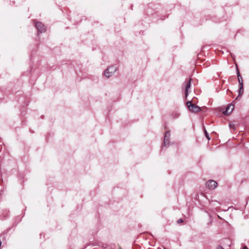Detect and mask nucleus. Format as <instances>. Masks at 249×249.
I'll return each mask as SVG.
<instances>
[{
    "instance_id": "15",
    "label": "nucleus",
    "mask_w": 249,
    "mask_h": 249,
    "mask_svg": "<svg viewBox=\"0 0 249 249\" xmlns=\"http://www.w3.org/2000/svg\"><path fill=\"white\" fill-rule=\"evenodd\" d=\"M243 249H248V248L246 246H245L243 247Z\"/></svg>"
},
{
    "instance_id": "1",
    "label": "nucleus",
    "mask_w": 249,
    "mask_h": 249,
    "mask_svg": "<svg viewBox=\"0 0 249 249\" xmlns=\"http://www.w3.org/2000/svg\"><path fill=\"white\" fill-rule=\"evenodd\" d=\"M196 103L197 102L194 98L192 100L186 102V106L189 111L194 113H197L201 110L200 107L196 105Z\"/></svg>"
},
{
    "instance_id": "13",
    "label": "nucleus",
    "mask_w": 249,
    "mask_h": 249,
    "mask_svg": "<svg viewBox=\"0 0 249 249\" xmlns=\"http://www.w3.org/2000/svg\"><path fill=\"white\" fill-rule=\"evenodd\" d=\"M178 223H182V222H183V220H182L181 219H179V220L178 221Z\"/></svg>"
},
{
    "instance_id": "19",
    "label": "nucleus",
    "mask_w": 249,
    "mask_h": 249,
    "mask_svg": "<svg viewBox=\"0 0 249 249\" xmlns=\"http://www.w3.org/2000/svg\"><path fill=\"white\" fill-rule=\"evenodd\" d=\"M164 249H166L165 248H164Z\"/></svg>"
},
{
    "instance_id": "10",
    "label": "nucleus",
    "mask_w": 249,
    "mask_h": 249,
    "mask_svg": "<svg viewBox=\"0 0 249 249\" xmlns=\"http://www.w3.org/2000/svg\"><path fill=\"white\" fill-rule=\"evenodd\" d=\"M229 126L231 128H232L233 129H235V125L232 123H230L229 124Z\"/></svg>"
},
{
    "instance_id": "14",
    "label": "nucleus",
    "mask_w": 249,
    "mask_h": 249,
    "mask_svg": "<svg viewBox=\"0 0 249 249\" xmlns=\"http://www.w3.org/2000/svg\"><path fill=\"white\" fill-rule=\"evenodd\" d=\"M216 249H224L223 248H222L221 247H218Z\"/></svg>"
},
{
    "instance_id": "8",
    "label": "nucleus",
    "mask_w": 249,
    "mask_h": 249,
    "mask_svg": "<svg viewBox=\"0 0 249 249\" xmlns=\"http://www.w3.org/2000/svg\"><path fill=\"white\" fill-rule=\"evenodd\" d=\"M169 139L164 138V143H163L164 145V146L168 145L169 144Z\"/></svg>"
},
{
    "instance_id": "12",
    "label": "nucleus",
    "mask_w": 249,
    "mask_h": 249,
    "mask_svg": "<svg viewBox=\"0 0 249 249\" xmlns=\"http://www.w3.org/2000/svg\"><path fill=\"white\" fill-rule=\"evenodd\" d=\"M205 136L207 137V138L209 140H210V138L209 136V134L208 133V132L206 131V130H205Z\"/></svg>"
},
{
    "instance_id": "7",
    "label": "nucleus",
    "mask_w": 249,
    "mask_h": 249,
    "mask_svg": "<svg viewBox=\"0 0 249 249\" xmlns=\"http://www.w3.org/2000/svg\"><path fill=\"white\" fill-rule=\"evenodd\" d=\"M237 76H238V80L239 83V87H243V81L242 78L240 74L239 70L237 68Z\"/></svg>"
},
{
    "instance_id": "16",
    "label": "nucleus",
    "mask_w": 249,
    "mask_h": 249,
    "mask_svg": "<svg viewBox=\"0 0 249 249\" xmlns=\"http://www.w3.org/2000/svg\"><path fill=\"white\" fill-rule=\"evenodd\" d=\"M239 96L238 95V96H237V97H236V99H238V98H239Z\"/></svg>"
},
{
    "instance_id": "6",
    "label": "nucleus",
    "mask_w": 249,
    "mask_h": 249,
    "mask_svg": "<svg viewBox=\"0 0 249 249\" xmlns=\"http://www.w3.org/2000/svg\"><path fill=\"white\" fill-rule=\"evenodd\" d=\"M233 105L231 104L226 107V111L224 112V114L226 115H229L233 111Z\"/></svg>"
},
{
    "instance_id": "17",
    "label": "nucleus",
    "mask_w": 249,
    "mask_h": 249,
    "mask_svg": "<svg viewBox=\"0 0 249 249\" xmlns=\"http://www.w3.org/2000/svg\"><path fill=\"white\" fill-rule=\"evenodd\" d=\"M239 96L238 95V96H237V97H236V99H238V98H239Z\"/></svg>"
},
{
    "instance_id": "5",
    "label": "nucleus",
    "mask_w": 249,
    "mask_h": 249,
    "mask_svg": "<svg viewBox=\"0 0 249 249\" xmlns=\"http://www.w3.org/2000/svg\"><path fill=\"white\" fill-rule=\"evenodd\" d=\"M36 26L39 32L43 33L46 30L45 27L41 22H37L36 24Z\"/></svg>"
},
{
    "instance_id": "18",
    "label": "nucleus",
    "mask_w": 249,
    "mask_h": 249,
    "mask_svg": "<svg viewBox=\"0 0 249 249\" xmlns=\"http://www.w3.org/2000/svg\"><path fill=\"white\" fill-rule=\"evenodd\" d=\"M239 96L238 95V96H237V97H236V99H238V98H239Z\"/></svg>"
},
{
    "instance_id": "11",
    "label": "nucleus",
    "mask_w": 249,
    "mask_h": 249,
    "mask_svg": "<svg viewBox=\"0 0 249 249\" xmlns=\"http://www.w3.org/2000/svg\"><path fill=\"white\" fill-rule=\"evenodd\" d=\"M170 136V132L169 131H167L165 133V136H164V138H167L168 139H169Z\"/></svg>"
},
{
    "instance_id": "3",
    "label": "nucleus",
    "mask_w": 249,
    "mask_h": 249,
    "mask_svg": "<svg viewBox=\"0 0 249 249\" xmlns=\"http://www.w3.org/2000/svg\"><path fill=\"white\" fill-rule=\"evenodd\" d=\"M183 86L185 88V96L187 98L189 92V90L191 88V79L188 81H186L183 83Z\"/></svg>"
},
{
    "instance_id": "4",
    "label": "nucleus",
    "mask_w": 249,
    "mask_h": 249,
    "mask_svg": "<svg viewBox=\"0 0 249 249\" xmlns=\"http://www.w3.org/2000/svg\"><path fill=\"white\" fill-rule=\"evenodd\" d=\"M206 186L210 189L213 190L217 187V183L214 180H210L206 182Z\"/></svg>"
},
{
    "instance_id": "9",
    "label": "nucleus",
    "mask_w": 249,
    "mask_h": 249,
    "mask_svg": "<svg viewBox=\"0 0 249 249\" xmlns=\"http://www.w3.org/2000/svg\"><path fill=\"white\" fill-rule=\"evenodd\" d=\"M243 92H244L243 87H242V88H241V87H240V89H239V96H241L243 94Z\"/></svg>"
},
{
    "instance_id": "2",
    "label": "nucleus",
    "mask_w": 249,
    "mask_h": 249,
    "mask_svg": "<svg viewBox=\"0 0 249 249\" xmlns=\"http://www.w3.org/2000/svg\"><path fill=\"white\" fill-rule=\"evenodd\" d=\"M117 71V68L114 66H111L109 67H108L104 72V75L107 77L109 78L110 76H111L115 72Z\"/></svg>"
}]
</instances>
